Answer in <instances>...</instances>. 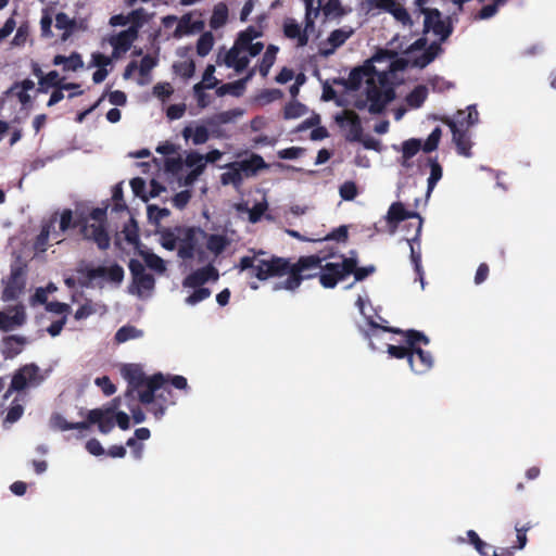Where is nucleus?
<instances>
[{"instance_id": "51", "label": "nucleus", "mask_w": 556, "mask_h": 556, "mask_svg": "<svg viewBox=\"0 0 556 556\" xmlns=\"http://www.w3.org/2000/svg\"><path fill=\"white\" fill-rule=\"evenodd\" d=\"M144 262L149 268L157 273H164L166 269L164 260L154 253L146 254Z\"/></svg>"}, {"instance_id": "38", "label": "nucleus", "mask_w": 556, "mask_h": 556, "mask_svg": "<svg viewBox=\"0 0 556 556\" xmlns=\"http://www.w3.org/2000/svg\"><path fill=\"white\" fill-rule=\"evenodd\" d=\"M213 45H214L213 34L210 31L202 34L197 41L198 55L206 56L210 53V51L212 50Z\"/></svg>"}, {"instance_id": "55", "label": "nucleus", "mask_w": 556, "mask_h": 556, "mask_svg": "<svg viewBox=\"0 0 556 556\" xmlns=\"http://www.w3.org/2000/svg\"><path fill=\"white\" fill-rule=\"evenodd\" d=\"M358 261L356 257H354V268L351 275L354 276L355 281H363L368 276L375 273L376 267L374 265L365 266V267H358L357 266Z\"/></svg>"}, {"instance_id": "27", "label": "nucleus", "mask_w": 556, "mask_h": 556, "mask_svg": "<svg viewBox=\"0 0 556 556\" xmlns=\"http://www.w3.org/2000/svg\"><path fill=\"white\" fill-rule=\"evenodd\" d=\"M182 136L186 140L189 138H192V141L194 144H203L205 143L208 138L210 134L205 126H197L194 129L190 126H187L182 130Z\"/></svg>"}, {"instance_id": "44", "label": "nucleus", "mask_w": 556, "mask_h": 556, "mask_svg": "<svg viewBox=\"0 0 556 556\" xmlns=\"http://www.w3.org/2000/svg\"><path fill=\"white\" fill-rule=\"evenodd\" d=\"M84 224V219H77L73 223V213L70 208H66L62 212L61 214V219H60V229L61 231H66L67 229L70 228H75V227H80L81 228V225Z\"/></svg>"}, {"instance_id": "11", "label": "nucleus", "mask_w": 556, "mask_h": 556, "mask_svg": "<svg viewBox=\"0 0 556 556\" xmlns=\"http://www.w3.org/2000/svg\"><path fill=\"white\" fill-rule=\"evenodd\" d=\"M78 273L86 275V277L92 281L97 278H105L106 280L119 285L124 279V268L117 263L110 267L98 266V267H86L85 269H78Z\"/></svg>"}, {"instance_id": "60", "label": "nucleus", "mask_w": 556, "mask_h": 556, "mask_svg": "<svg viewBox=\"0 0 556 556\" xmlns=\"http://www.w3.org/2000/svg\"><path fill=\"white\" fill-rule=\"evenodd\" d=\"M96 313L94 305L91 300H87L83 305H80L75 314L74 317L76 320L86 319L89 316L93 315Z\"/></svg>"}, {"instance_id": "57", "label": "nucleus", "mask_w": 556, "mask_h": 556, "mask_svg": "<svg viewBox=\"0 0 556 556\" xmlns=\"http://www.w3.org/2000/svg\"><path fill=\"white\" fill-rule=\"evenodd\" d=\"M467 536H468L469 543L473 545V547L480 555L488 556V554L485 553V548L488 545L484 541H482L480 539V536L478 535V533L475 530H468Z\"/></svg>"}, {"instance_id": "31", "label": "nucleus", "mask_w": 556, "mask_h": 556, "mask_svg": "<svg viewBox=\"0 0 556 556\" xmlns=\"http://www.w3.org/2000/svg\"><path fill=\"white\" fill-rule=\"evenodd\" d=\"M206 248L215 255H219L229 244V240L224 235H207L206 233Z\"/></svg>"}, {"instance_id": "15", "label": "nucleus", "mask_w": 556, "mask_h": 556, "mask_svg": "<svg viewBox=\"0 0 556 556\" xmlns=\"http://www.w3.org/2000/svg\"><path fill=\"white\" fill-rule=\"evenodd\" d=\"M368 4L371 8L381 9L392 14L393 17L404 26H413L414 24L407 10L396 3L395 0H368Z\"/></svg>"}, {"instance_id": "23", "label": "nucleus", "mask_w": 556, "mask_h": 556, "mask_svg": "<svg viewBox=\"0 0 556 556\" xmlns=\"http://www.w3.org/2000/svg\"><path fill=\"white\" fill-rule=\"evenodd\" d=\"M52 63H53V65H56V66L63 65L64 72H68V71L76 72L84 67L83 58H81L80 53H78L76 51L72 52L71 55H68V56H65L62 54H56L53 58Z\"/></svg>"}, {"instance_id": "6", "label": "nucleus", "mask_w": 556, "mask_h": 556, "mask_svg": "<svg viewBox=\"0 0 556 556\" xmlns=\"http://www.w3.org/2000/svg\"><path fill=\"white\" fill-rule=\"evenodd\" d=\"M179 233L178 256L182 260H192L198 254L199 260L204 257V251L199 247L201 240L205 239L206 232L199 227L177 226Z\"/></svg>"}, {"instance_id": "16", "label": "nucleus", "mask_w": 556, "mask_h": 556, "mask_svg": "<svg viewBox=\"0 0 556 556\" xmlns=\"http://www.w3.org/2000/svg\"><path fill=\"white\" fill-rule=\"evenodd\" d=\"M387 222L390 225H393L391 232L395 231L396 225L407 218H418L417 233L416 237L419 236L421 231L422 219L418 213L407 211L402 202H394L390 205L387 213Z\"/></svg>"}, {"instance_id": "20", "label": "nucleus", "mask_w": 556, "mask_h": 556, "mask_svg": "<svg viewBox=\"0 0 556 556\" xmlns=\"http://www.w3.org/2000/svg\"><path fill=\"white\" fill-rule=\"evenodd\" d=\"M353 29H344V28H338L330 33L327 45L330 46V48H321L319 50V54L323 56H329L334 53L336 49L344 45V42L352 36Z\"/></svg>"}, {"instance_id": "37", "label": "nucleus", "mask_w": 556, "mask_h": 556, "mask_svg": "<svg viewBox=\"0 0 556 556\" xmlns=\"http://www.w3.org/2000/svg\"><path fill=\"white\" fill-rule=\"evenodd\" d=\"M241 51L243 49L235 43L224 55L222 59L220 53L217 55L216 63L222 64L224 63L227 67L232 68L235 63L238 61V58L240 56Z\"/></svg>"}, {"instance_id": "29", "label": "nucleus", "mask_w": 556, "mask_h": 556, "mask_svg": "<svg viewBox=\"0 0 556 556\" xmlns=\"http://www.w3.org/2000/svg\"><path fill=\"white\" fill-rule=\"evenodd\" d=\"M142 336H143V331L141 329H138L131 325H125L116 331V333L114 336V341L117 344H121V343H125L129 340L141 338Z\"/></svg>"}, {"instance_id": "1", "label": "nucleus", "mask_w": 556, "mask_h": 556, "mask_svg": "<svg viewBox=\"0 0 556 556\" xmlns=\"http://www.w3.org/2000/svg\"><path fill=\"white\" fill-rule=\"evenodd\" d=\"M263 250L254 252L253 256H243L240 258L237 267L239 270H250L252 277L258 280H267L273 277H282L288 275L283 281L277 282L274 290H296L303 280L318 277L319 283L325 289H333L340 281H343L353 271L354 257L341 255L340 263H321L336 255L333 249L326 253L320 251L318 254L301 256L295 263H290L288 258L270 255Z\"/></svg>"}, {"instance_id": "45", "label": "nucleus", "mask_w": 556, "mask_h": 556, "mask_svg": "<svg viewBox=\"0 0 556 556\" xmlns=\"http://www.w3.org/2000/svg\"><path fill=\"white\" fill-rule=\"evenodd\" d=\"M442 137V130L439 126H437L431 134L428 136L427 140L425 141L422 146V150L426 153H430L438 149L440 139Z\"/></svg>"}, {"instance_id": "10", "label": "nucleus", "mask_w": 556, "mask_h": 556, "mask_svg": "<svg viewBox=\"0 0 556 556\" xmlns=\"http://www.w3.org/2000/svg\"><path fill=\"white\" fill-rule=\"evenodd\" d=\"M336 122L341 128L348 129L345 140L350 142L361 141L363 135V126L361 117L353 110H344L336 115Z\"/></svg>"}, {"instance_id": "49", "label": "nucleus", "mask_w": 556, "mask_h": 556, "mask_svg": "<svg viewBox=\"0 0 556 556\" xmlns=\"http://www.w3.org/2000/svg\"><path fill=\"white\" fill-rule=\"evenodd\" d=\"M387 352L390 355V357L397 359L406 358L408 361L410 346L406 343L405 345L387 344Z\"/></svg>"}, {"instance_id": "7", "label": "nucleus", "mask_w": 556, "mask_h": 556, "mask_svg": "<svg viewBox=\"0 0 556 556\" xmlns=\"http://www.w3.org/2000/svg\"><path fill=\"white\" fill-rule=\"evenodd\" d=\"M377 78L366 81V97L369 101L368 111L370 114H381L387 105L395 99V90L388 83L384 86L376 84Z\"/></svg>"}, {"instance_id": "40", "label": "nucleus", "mask_w": 556, "mask_h": 556, "mask_svg": "<svg viewBox=\"0 0 556 556\" xmlns=\"http://www.w3.org/2000/svg\"><path fill=\"white\" fill-rule=\"evenodd\" d=\"M132 283L137 287L138 293L140 294L142 290L151 291L154 289L155 279L152 274L146 273L132 280Z\"/></svg>"}, {"instance_id": "36", "label": "nucleus", "mask_w": 556, "mask_h": 556, "mask_svg": "<svg viewBox=\"0 0 556 556\" xmlns=\"http://www.w3.org/2000/svg\"><path fill=\"white\" fill-rule=\"evenodd\" d=\"M53 425L62 431L66 430H84L88 428V424L86 421L79 422H68L63 416L60 414H55L52 416Z\"/></svg>"}, {"instance_id": "18", "label": "nucleus", "mask_w": 556, "mask_h": 556, "mask_svg": "<svg viewBox=\"0 0 556 556\" xmlns=\"http://www.w3.org/2000/svg\"><path fill=\"white\" fill-rule=\"evenodd\" d=\"M80 232L87 240L93 241L100 250H106L110 247V236L103 224H88L84 219Z\"/></svg>"}, {"instance_id": "53", "label": "nucleus", "mask_w": 556, "mask_h": 556, "mask_svg": "<svg viewBox=\"0 0 556 556\" xmlns=\"http://www.w3.org/2000/svg\"><path fill=\"white\" fill-rule=\"evenodd\" d=\"M215 66L213 64H208L203 73L202 80L199 83L207 87V89L216 88L219 80L214 76Z\"/></svg>"}, {"instance_id": "47", "label": "nucleus", "mask_w": 556, "mask_h": 556, "mask_svg": "<svg viewBox=\"0 0 556 556\" xmlns=\"http://www.w3.org/2000/svg\"><path fill=\"white\" fill-rule=\"evenodd\" d=\"M123 233L125 235V240L128 243L136 244L139 242L138 225L134 218H131L129 223L124 226Z\"/></svg>"}, {"instance_id": "4", "label": "nucleus", "mask_w": 556, "mask_h": 556, "mask_svg": "<svg viewBox=\"0 0 556 556\" xmlns=\"http://www.w3.org/2000/svg\"><path fill=\"white\" fill-rule=\"evenodd\" d=\"M429 342V338L421 331L408 329V332H405V343L410 346L408 365L415 374H425L433 366L431 353L420 348L421 344L428 345Z\"/></svg>"}, {"instance_id": "62", "label": "nucleus", "mask_w": 556, "mask_h": 556, "mask_svg": "<svg viewBox=\"0 0 556 556\" xmlns=\"http://www.w3.org/2000/svg\"><path fill=\"white\" fill-rule=\"evenodd\" d=\"M94 383L99 388H101L102 392L106 396H110L116 392V387L112 383L111 379L108 376L96 378Z\"/></svg>"}, {"instance_id": "24", "label": "nucleus", "mask_w": 556, "mask_h": 556, "mask_svg": "<svg viewBox=\"0 0 556 556\" xmlns=\"http://www.w3.org/2000/svg\"><path fill=\"white\" fill-rule=\"evenodd\" d=\"M24 338L18 336H9L2 340L1 353L4 358H13L22 352Z\"/></svg>"}, {"instance_id": "61", "label": "nucleus", "mask_w": 556, "mask_h": 556, "mask_svg": "<svg viewBox=\"0 0 556 556\" xmlns=\"http://www.w3.org/2000/svg\"><path fill=\"white\" fill-rule=\"evenodd\" d=\"M186 166L190 167L191 169L198 168L199 166H202L203 170L205 169V162L204 156L195 151H191L187 154L185 159Z\"/></svg>"}, {"instance_id": "59", "label": "nucleus", "mask_w": 556, "mask_h": 556, "mask_svg": "<svg viewBox=\"0 0 556 556\" xmlns=\"http://www.w3.org/2000/svg\"><path fill=\"white\" fill-rule=\"evenodd\" d=\"M176 72L185 79H189L194 75L195 64L193 61H185L174 66Z\"/></svg>"}, {"instance_id": "54", "label": "nucleus", "mask_w": 556, "mask_h": 556, "mask_svg": "<svg viewBox=\"0 0 556 556\" xmlns=\"http://www.w3.org/2000/svg\"><path fill=\"white\" fill-rule=\"evenodd\" d=\"M533 527L531 522H527L523 526H519L518 523L515 526V530L517 532V544L513 548L522 549L527 542V532Z\"/></svg>"}, {"instance_id": "28", "label": "nucleus", "mask_w": 556, "mask_h": 556, "mask_svg": "<svg viewBox=\"0 0 556 556\" xmlns=\"http://www.w3.org/2000/svg\"><path fill=\"white\" fill-rule=\"evenodd\" d=\"M278 47L274 45H269L262 56V60L258 65V72L263 77H266L276 61V55L278 53Z\"/></svg>"}, {"instance_id": "46", "label": "nucleus", "mask_w": 556, "mask_h": 556, "mask_svg": "<svg viewBox=\"0 0 556 556\" xmlns=\"http://www.w3.org/2000/svg\"><path fill=\"white\" fill-rule=\"evenodd\" d=\"M305 105L300 102H289L283 110V116L287 119L298 118L305 113Z\"/></svg>"}, {"instance_id": "26", "label": "nucleus", "mask_w": 556, "mask_h": 556, "mask_svg": "<svg viewBox=\"0 0 556 556\" xmlns=\"http://www.w3.org/2000/svg\"><path fill=\"white\" fill-rule=\"evenodd\" d=\"M428 97V89L424 85L416 86L405 98L407 105L412 109H419Z\"/></svg>"}, {"instance_id": "42", "label": "nucleus", "mask_w": 556, "mask_h": 556, "mask_svg": "<svg viewBox=\"0 0 556 556\" xmlns=\"http://www.w3.org/2000/svg\"><path fill=\"white\" fill-rule=\"evenodd\" d=\"M467 111V113L465 111H458L456 119L464 121V128L469 129L472 125H475L478 122L479 113L475 106H468Z\"/></svg>"}, {"instance_id": "17", "label": "nucleus", "mask_w": 556, "mask_h": 556, "mask_svg": "<svg viewBox=\"0 0 556 556\" xmlns=\"http://www.w3.org/2000/svg\"><path fill=\"white\" fill-rule=\"evenodd\" d=\"M219 278V273L216 267L208 264L204 267L198 268L197 270L189 274L182 281V286L186 288H198L202 287L207 281H216Z\"/></svg>"}, {"instance_id": "9", "label": "nucleus", "mask_w": 556, "mask_h": 556, "mask_svg": "<svg viewBox=\"0 0 556 556\" xmlns=\"http://www.w3.org/2000/svg\"><path fill=\"white\" fill-rule=\"evenodd\" d=\"M441 122L450 127L457 153L465 157H470L472 142L468 134L469 129L464 128L465 122L460 119H453L448 116L441 117Z\"/></svg>"}, {"instance_id": "32", "label": "nucleus", "mask_w": 556, "mask_h": 556, "mask_svg": "<svg viewBox=\"0 0 556 556\" xmlns=\"http://www.w3.org/2000/svg\"><path fill=\"white\" fill-rule=\"evenodd\" d=\"M428 164L430 166V176L428 178L427 194L429 195L433 191L438 181L442 178L443 170L435 157H428Z\"/></svg>"}, {"instance_id": "12", "label": "nucleus", "mask_w": 556, "mask_h": 556, "mask_svg": "<svg viewBox=\"0 0 556 556\" xmlns=\"http://www.w3.org/2000/svg\"><path fill=\"white\" fill-rule=\"evenodd\" d=\"M377 78L378 84L384 86L388 81V75L386 72H379L374 65H365L362 67L353 68L349 76L350 87L357 89L362 81L366 78Z\"/></svg>"}, {"instance_id": "3", "label": "nucleus", "mask_w": 556, "mask_h": 556, "mask_svg": "<svg viewBox=\"0 0 556 556\" xmlns=\"http://www.w3.org/2000/svg\"><path fill=\"white\" fill-rule=\"evenodd\" d=\"M424 34L432 31L439 37V41L431 42L421 55L413 60V66L419 68L426 67L443 51L441 43L453 33L452 24L442 18V13L438 9L424 11Z\"/></svg>"}, {"instance_id": "64", "label": "nucleus", "mask_w": 556, "mask_h": 556, "mask_svg": "<svg viewBox=\"0 0 556 556\" xmlns=\"http://www.w3.org/2000/svg\"><path fill=\"white\" fill-rule=\"evenodd\" d=\"M23 413L24 407L18 403H13L7 413L5 421L10 424L16 422L22 417Z\"/></svg>"}, {"instance_id": "22", "label": "nucleus", "mask_w": 556, "mask_h": 556, "mask_svg": "<svg viewBox=\"0 0 556 556\" xmlns=\"http://www.w3.org/2000/svg\"><path fill=\"white\" fill-rule=\"evenodd\" d=\"M283 34L289 39H296L299 47H304L308 42V34H306V30H302L301 26L293 18L285 21Z\"/></svg>"}, {"instance_id": "52", "label": "nucleus", "mask_w": 556, "mask_h": 556, "mask_svg": "<svg viewBox=\"0 0 556 556\" xmlns=\"http://www.w3.org/2000/svg\"><path fill=\"white\" fill-rule=\"evenodd\" d=\"M194 289L195 290L186 298V303L189 305H195L211 295V290L208 288L198 287Z\"/></svg>"}, {"instance_id": "13", "label": "nucleus", "mask_w": 556, "mask_h": 556, "mask_svg": "<svg viewBox=\"0 0 556 556\" xmlns=\"http://www.w3.org/2000/svg\"><path fill=\"white\" fill-rule=\"evenodd\" d=\"M116 405L106 408H94L89 410L87 415V424L98 425L101 433H109L114 428V410Z\"/></svg>"}, {"instance_id": "63", "label": "nucleus", "mask_w": 556, "mask_h": 556, "mask_svg": "<svg viewBox=\"0 0 556 556\" xmlns=\"http://www.w3.org/2000/svg\"><path fill=\"white\" fill-rule=\"evenodd\" d=\"M184 165V161L180 156L167 157L164 162V167L167 173L178 174Z\"/></svg>"}, {"instance_id": "25", "label": "nucleus", "mask_w": 556, "mask_h": 556, "mask_svg": "<svg viewBox=\"0 0 556 556\" xmlns=\"http://www.w3.org/2000/svg\"><path fill=\"white\" fill-rule=\"evenodd\" d=\"M225 168L227 170L220 175V182L224 186L232 185L235 188L241 187L243 182V176L238 167L233 166V162L225 165Z\"/></svg>"}, {"instance_id": "50", "label": "nucleus", "mask_w": 556, "mask_h": 556, "mask_svg": "<svg viewBox=\"0 0 556 556\" xmlns=\"http://www.w3.org/2000/svg\"><path fill=\"white\" fill-rule=\"evenodd\" d=\"M195 24L192 23L190 15H184L181 20L178 22V25L175 29V37H181L182 35H188L193 31Z\"/></svg>"}, {"instance_id": "43", "label": "nucleus", "mask_w": 556, "mask_h": 556, "mask_svg": "<svg viewBox=\"0 0 556 556\" xmlns=\"http://www.w3.org/2000/svg\"><path fill=\"white\" fill-rule=\"evenodd\" d=\"M258 36H261V33L257 31L253 26H249L245 30L239 34L235 43L243 49L244 47L250 46V43H253L252 41Z\"/></svg>"}, {"instance_id": "41", "label": "nucleus", "mask_w": 556, "mask_h": 556, "mask_svg": "<svg viewBox=\"0 0 556 556\" xmlns=\"http://www.w3.org/2000/svg\"><path fill=\"white\" fill-rule=\"evenodd\" d=\"M242 93V81H233L228 84H223L222 86L216 88V94L218 97H224L226 94H232L236 97L241 96Z\"/></svg>"}, {"instance_id": "56", "label": "nucleus", "mask_w": 556, "mask_h": 556, "mask_svg": "<svg viewBox=\"0 0 556 556\" xmlns=\"http://www.w3.org/2000/svg\"><path fill=\"white\" fill-rule=\"evenodd\" d=\"M206 89L207 87L201 84H195L193 86L194 98L197 100L198 106L201 109L206 108L210 103L208 96L205 93Z\"/></svg>"}, {"instance_id": "58", "label": "nucleus", "mask_w": 556, "mask_h": 556, "mask_svg": "<svg viewBox=\"0 0 556 556\" xmlns=\"http://www.w3.org/2000/svg\"><path fill=\"white\" fill-rule=\"evenodd\" d=\"M409 247H410V261L414 265L415 271L417 276L419 277L421 283L424 282V271L421 267V253L419 251H415L412 240H407Z\"/></svg>"}, {"instance_id": "14", "label": "nucleus", "mask_w": 556, "mask_h": 556, "mask_svg": "<svg viewBox=\"0 0 556 556\" xmlns=\"http://www.w3.org/2000/svg\"><path fill=\"white\" fill-rule=\"evenodd\" d=\"M137 37L138 29L136 26H130L117 35L111 36L109 42L113 47L112 58L117 59L122 53H126Z\"/></svg>"}, {"instance_id": "39", "label": "nucleus", "mask_w": 556, "mask_h": 556, "mask_svg": "<svg viewBox=\"0 0 556 556\" xmlns=\"http://www.w3.org/2000/svg\"><path fill=\"white\" fill-rule=\"evenodd\" d=\"M349 239V229L348 226L341 225L338 228H334L328 235H326L323 239H317L316 241H337L345 243Z\"/></svg>"}, {"instance_id": "35", "label": "nucleus", "mask_w": 556, "mask_h": 556, "mask_svg": "<svg viewBox=\"0 0 556 556\" xmlns=\"http://www.w3.org/2000/svg\"><path fill=\"white\" fill-rule=\"evenodd\" d=\"M161 244L164 249L168 251H174L177 248V243L179 241V233L177 231V226L172 228H165L161 231Z\"/></svg>"}, {"instance_id": "19", "label": "nucleus", "mask_w": 556, "mask_h": 556, "mask_svg": "<svg viewBox=\"0 0 556 556\" xmlns=\"http://www.w3.org/2000/svg\"><path fill=\"white\" fill-rule=\"evenodd\" d=\"M233 166L238 167L243 177H253L260 170L267 169L269 165L256 153H252L249 159L235 161Z\"/></svg>"}, {"instance_id": "2", "label": "nucleus", "mask_w": 556, "mask_h": 556, "mask_svg": "<svg viewBox=\"0 0 556 556\" xmlns=\"http://www.w3.org/2000/svg\"><path fill=\"white\" fill-rule=\"evenodd\" d=\"M121 372L131 389L138 390L146 387L144 390L139 391V401L143 405L152 404L151 412L155 418L160 419L165 413L166 405L154 403V400L155 392L166 382L163 374L157 372L148 378L138 364H126L122 367Z\"/></svg>"}, {"instance_id": "21", "label": "nucleus", "mask_w": 556, "mask_h": 556, "mask_svg": "<svg viewBox=\"0 0 556 556\" xmlns=\"http://www.w3.org/2000/svg\"><path fill=\"white\" fill-rule=\"evenodd\" d=\"M14 314L9 315L0 312V330L10 331L16 327H21L26 320L25 309L22 305L13 308Z\"/></svg>"}, {"instance_id": "34", "label": "nucleus", "mask_w": 556, "mask_h": 556, "mask_svg": "<svg viewBox=\"0 0 556 556\" xmlns=\"http://www.w3.org/2000/svg\"><path fill=\"white\" fill-rule=\"evenodd\" d=\"M62 78H60L59 73L56 71H51L46 74L43 77H40L38 81V93H47L49 88H56L61 85Z\"/></svg>"}, {"instance_id": "33", "label": "nucleus", "mask_w": 556, "mask_h": 556, "mask_svg": "<svg viewBox=\"0 0 556 556\" xmlns=\"http://www.w3.org/2000/svg\"><path fill=\"white\" fill-rule=\"evenodd\" d=\"M228 18V8L224 2H219L214 7L213 14L210 20V26L217 29L224 26Z\"/></svg>"}, {"instance_id": "48", "label": "nucleus", "mask_w": 556, "mask_h": 556, "mask_svg": "<svg viewBox=\"0 0 556 556\" xmlns=\"http://www.w3.org/2000/svg\"><path fill=\"white\" fill-rule=\"evenodd\" d=\"M340 197L345 201H352L356 198L358 190L354 181H344L339 189Z\"/></svg>"}, {"instance_id": "5", "label": "nucleus", "mask_w": 556, "mask_h": 556, "mask_svg": "<svg viewBox=\"0 0 556 556\" xmlns=\"http://www.w3.org/2000/svg\"><path fill=\"white\" fill-rule=\"evenodd\" d=\"M27 279V264L17 258L10 266V275L2 278L3 290L1 299L4 302L15 301L24 292Z\"/></svg>"}, {"instance_id": "30", "label": "nucleus", "mask_w": 556, "mask_h": 556, "mask_svg": "<svg viewBox=\"0 0 556 556\" xmlns=\"http://www.w3.org/2000/svg\"><path fill=\"white\" fill-rule=\"evenodd\" d=\"M422 149L421 141L419 139H408L402 144V165L408 167V161L415 156L419 150Z\"/></svg>"}, {"instance_id": "8", "label": "nucleus", "mask_w": 556, "mask_h": 556, "mask_svg": "<svg viewBox=\"0 0 556 556\" xmlns=\"http://www.w3.org/2000/svg\"><path fill=\"white\" fill-rule=\"evenodd\" d=\"M45 377L40 374V368L34 364H26L15 371L12 377L10 388L4 394L8 399L13 391H23L28 386L36 387L43 381Z\"/></svg>"}]
</instances>
